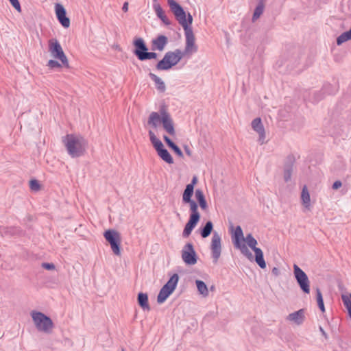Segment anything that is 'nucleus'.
I'll return each instance as SVG.
<instances>
[{"label": "nucleus", "instance_id": "obj_1", "mask_svg": "<svg viewBox=\"0 0 351 351\" xmlns=\"http://www.w3.org/2000/svg\"><path fill=\"white\" fill-rule=\"evenodd\" d=\"M167 3L175 18L184 30L186 36L185 52L188 53L195 47V36L191 26L193 17L189 13L186 16L183 8L175 0H167Z\"/></svg>", "mask_w": 351, "mask_h": 351}, {"label": "nucleus", "instance_id": "obj_2", "mask_svg": "<svg viewBox=\"0 0 351 351\" xmlns=\"http://www.w3.org/2000/svg\"><path fill=\"white\" fill-rule=\"evenodd\" d=\"M62 143L71 158H79L84 155L88 141L81 135L66 134L62 137Z\"/></svg>", "mask_w": 351, "mask_h": 351}, {"label": "nucleus", "instance_id": "obj_3", "mask_svg": "<svg viewBox=\"0 0 351 351\" xmlns=\"http://www.w3.org/2000/svg\"><path fill=\"white\" fill-rule=\"evenodd\" d=\"M192 50V49H191ZM191 51L188 52L189 53ZM187 53L182 52L180 49H176L173 51H167L163 58L158 62L156 69L158 71H167L176 66Z\"/></svg>", "mask_w": 351, "mask_h": 351}, {"label": "nucleus", "instance_id": "obj_4", "mask_svg": "<svg viewBox=\"0 0 351 351\" xmlns=\"http://www.w3.org/2000/svg\"><path fill=\"white\" fill-rule=\"evenodd\" d=\"M32 320L38 331L47 334L51 332L54 327L52 319L42 312L33 311L31 313Z\"/></svg>", "mask_w": 351, "mask_h": 351}, {"label": "nucleus", "instance_id": "obj_5", "mask_svg": "<svg viewBox=\"0 0 351 351\" xmlns=\"http://www.w3.org/2000/svg\"><path fill=\"white\" fill-rule=\"evenodd\" d=\"M232 240L234 247L240 250L241 252L250 261L253 259V254L244 243L245 237L240 226H236L232 234Z\"/></svg>", "mask_w": 351, "mask_h": 351}, {"label": "nucleus", "instance_id": "obj_6", "mask_svg": "<svg viewBox=\"0 0 351 351\" xmlns=\"http://www.w3.org/2000/svg\"><path fill=\"white\" fill-rule=\"evenodd\" d=\"M104 237L106 241L110 245L113 253L117 256H120L121 243L120 233L114 229H108L104 232Z\"/></svg>", "mask_w": 351, "mask_h": 351}, {"label": "nucleus", "instance_id": "obj_7", "mask_svg": "<svg viewBox=\"0 0 351 351\" xmlns=\"http://www.w3.org/2000/svg\"><path fill=\"white\" fill-rule=\"evenodd\" d=\"M49 51L51 55L56 59L59 60L66 68L69 67V61L59 41L57 39L49 40Z\"/></svg>", "mask_w": 351, "mask_h": 351}, {"label": "nucleus", "instance_id": "obj_8", "mask_svg": "<svg viewBox=\"0 0 351 351\" xmlns=\"http://www.w3.org/2000/svg\"><path fill=\"white\" fill-rule=\"evenodd\" d=\"M293 274L295 280L303 293H310V281L306 274L296 264L293 265Z\"/></svg>", "mask_w": 351, "mask_h": 351}, {"label": "nucleus", "instance_id": "obj_9", "mask_svg": "<svg viewBox=\"0 0 351 351\" xmlns=\"http://www.w3.org/2000/svg\"><path fill=\"white\" fill-rule=\"evenodd\" d=\"M197 183V176H194L191 182L188 184L182 194V202L189 204L191 210H197V202L191 199L194 193V186Z\"/></svg>", "mask_w": 351, "mask_h": 351}, {"label": "nucleus", "instance_id": "obj_10", "mask_svg": "<svg viewBox=\"0 0 351 351\" xmlns=\"http://www.w3.org/2000/svg\"><path fill=\"white\" fill-rule=\"evenodd\" d=\"M159 112L162 115V127L164 130L171 136L176 134V130L174 128L173 121L168 112L167 107L162 104L160 106Z\"/></svg>", "mask_w": 351, "mask_h": 351}, {"label": "nucleus", "instance_id": "obj_11", "mask_svg": "<svg viewBox=\"0 0 351 351\" xmlns=\"http://www.w3.org/2000/svg\"><path fill=\"white\" fill-rule=\"evenodd\" d=\"M210 249L213 262L217 263L221 254V238L216 231L213 233Z\"/></svg>", "mask_w": 351, "mask_h": 351}, {"label": "nucleus", "instance_id": "obj_12", "mask_svg": "<svg viewBox=\"0 0 351 351\" xmlns=\"http://www.w3.org/2000/svg\"><path fill=\"white\" fill-rule=\"evenodd\" d=\"M182 258L187 265H195L197 261V256L191 243H187L182 248Z\"/></svg>", "mask_w": 351, "mask_h": 351}, {"label": "nucleus", "instance_id": "obj_13", "mask_svg": "<svg viewBox=\"0 0 351 351\" xmlns=\"http://www.w3.org/2000/svg\"><path fill=\"white\" fill-rule=\"evenodd\" d=\"M134 50L133 53L136 56L138 60L141 61L143 60L148 47L142 38H137L133 40Z\"/></svg>", "mask_w": 351, "mask_h": 351}, {"label": "nucleus", "instance_id": "obj_14", "mask_svg": "<svg viewBox=\"0 0 351 351\" xmlns=\"http://www.w3.org/2000/svg\"><path fill=\"white\" fill-rule=\"evenodd\" d=\"M55 12L56 18L61 25L64 28L69 27L70 19L66 16V10L64 7L60 3H56Z\"/></svg>", "mask_w": 351, "mask_h": 351}, {"label": "nucleus", "instance_id": "obj_15", "mask_svg": "<svg viewBox=\"0 0 351 351\" xmlns=\"http://www.w3.org/2000/svg\"><path fill=\"white\" fill-rule=\"evenodd\" d=\"M295 162V158L293 154H290L286 158L283 168V177L285 182L291 180Z\"/></svg>", "mask_w": 351, "mask_h": 351}, {"label": "nucleus", "instance_id": "obj_16", "mask_svg": "<svg viewBox=\"0 0 351 351\" xmlns=\"http://www.w3.org/2000/svg\"><path fill=\"white\" fill-rule=\"evenodd\" d=\"M252 128L259 135L258 139V143L261 145L264 144L265 142V132L261 119L260 117L255 118L252 121Z\"/></svg>", "mask_w": 351, "mask_h": 351}, {"label": "nucleus", "instance_id": "obj_17", "mask_svg": "<svg viewBox=\"0 0 351 351\" xmlns=\"http://www.w3.org/2000/svg\"><path fill=\"white\" fill-rule=\"evenodd\" d=\"M197 224V210H191V214L189 220L186 223L182 232L183 237L186 238L189 237V235L191 234L192 230L194 229Z\"/></svg>", "mask_w": 351, "mask_h": 351}, {"label": "nucleus", "instance_id": "obj_18", "mask_svg": "<svg viewBox=\"0 0 351 351\" xmlns=\"http://www.w3.org/2000/svg\"><path fill=\"white\" fill-rule=\"evenodd\" d=\"M168 38L165 35H158L152 40V50L162 51L168 43Z\"/></svg>", "mask_w": 351, "mask_h": 351}, {"label": "nucleus", "instance_id": "obj_19", "mask_svg": "<svg viewBox=\"0 0 351 351\" xmlns=\"http://www.w3.org/2000/svg\"><path fill=\"white\" fill-rule=\"evenodd\" d=\"M162 122V115L160 114V112H152L150 113L147 124L151 125L154 128H156Z\"/></svg>", "mask_w": 351, "mask_h": 351}, {"label": "nucleus", "instance_id": "obj_20", "mask_svg": "<svg viewBox=\"0 0 351 351\" xmlns=\"http://www.w3.org/2000/svg\"><path fill=\"white\" fill-rule=\"evenodd\" d=\"M173 290L164 285L159 291L157 296V302L158 304L164 303L166 300L172 294Z\"/></svg>", "mask_w": 351, "mask_h": 351}, {"label": "nucleus", "instance_id": "obj_21", "mask_svg": "<svg viewBox=\"0 0 351 351\" xmlns=\"http://www.w3.org/2000/svg\"><path fill=\"white\" fill-rule=\"evenodd\" d=\"M137 301L138 305L144 311H149L151 308L148 302V295L145 293L140 292L137 296Z\"/></svg>", "mask_w": 351, "mask_h": 351}, {"label": "nucleus", "instance_id": "obj_22", "mask_svg": "<svg viewBox=\"0 0 351 351\" xmlns=\"http://www.w3.org/2000/svg\"><path fill=\"white\" fill-rule=\"evenodd\" d=\"M255 256H253V259L251 261H252L254 260V261L256 263V264L261 268L265 269L266 267V262L264 259V254L261 248L256 249V250L254 251Z\"/></svg>", "mask_w": 351, "mask_h": 351}, {"label": "nucleus", "instance_id": "obj_23", "mask_svg": "<svg viewBox=\"0 0 351 351\" xmlns=\"http://www.w3.org/2000/svg\"><path fill=\"white\" fill-rule=\"evenodd\" d=\"M304 309H300L288 315V319L293 321L297 324H301L304 321Z\"/></svg>", "mask_w": 351, "mask_h": 351}, {"label": "nucleus", "instance_id": "obj_24", "mask_svg": "<svg viewBox=\"0 0 351 351\" xmlns=\"http://www.w3.org/2000/svg\"><path fill=\"white\" fill-rule=\"evenodd\" d=\"M163 139L167 146L171 149L175 154H176L180 157H183V153L180 148L167 135L163 136Z\"/></svg>", "mask_w": 351, "mask_h": 351}, {"label": "nucleus", "instance_id": "obj_25", "mask_svg": "<svg viewBox=\"0 0 351 351\" xmlns=\"http://www.w3.org/2000/svg\"><path fill=\"white\" fill-rule=\"evenodd\" d=\"M149 76L151 80L154 82L156 89L160 93H164L166 90V86L164 82L158 76L152 73H149Z\"/></svg>", "mask_w": 351, "mask_h": 351}, {"label": "nucleus", "instance_id": "obj_26", "mask_svg": "<svg viewBox=\"0 0 351 351\" xmlns=\"http://www.w3.org/2000/svg\"><path fill=\"white\" fill-rule=\"evenodd\" d=\"M213 230V223L211 221H208L204 226L199 230V233L202 238H207Z\"/></svg>", "mask_w": 351, "mask_h": 351}, {"label": "nucleus", "instance_id": "obj_27", "mask_svg": "<svg viewBox=\"0 0 351 351\" xmlns=\"http://www.w3.org/2000/svg\"><path fill=\"white\" fill-rule=\"evenodd\" d=\"M301 201L305 208H309L310 205H311L310 204L311 198H310V194H309L308 190L306 185H304L302 189Z\"/></svg>", "mask_w": 351, "mask_h": 351}, {"label": "nucleus", "instance_id": "obj_28", "mask_svg": "<svg viewBox=\"0 0 351 351\" xmlns=\"http://www.w3.org/2000/svg\"><path fill=\"white\" fill-rule=\"evenodd\" d=\"M157 154L167 163L172 164L173 162L171 155L169 154L168 150L165 148V147L158 150Z\"/></svg>", "mask_w": 351, "mask_h": 351}, {"label": "nucleus", "instance_id": "obj_29", "mask_svg": "<svg viewBox=\"0 0 351 351\" xmlns=\"http://www.w3.org/2000/svg\"><path fill=\"white\" fill-rule=\"evenodd\" d=\"M149 136L150 141L152 143L156 152L164 147L162 141L160 139H158L156 136L155 134L151 130L149 131Z\"/></svg>", "mask_w": 351, "mask_h": 351}, {"label": "nucleus", "instance_id": "obj_30", "mask_svg": "<svg viewBox=\"0 0 351 351\" xmlns=\"http://www.w3.org/2000/svg\"><path fill=\"white\" fill-rule=\"evenodd\" d=\"M351 40V28L340 34L336 40L337 45H341L343 43Z\"/></svg>", "mask_w": 351, "mask_h": 351}, {"label": "nucleus", "instance_id": "obj_31", "mask_svg": "<svg viewBox=\"0 0 351 351\" xmlns=\"http://www.w3.org/2000/svg\"><path fill=\"white\" fill-rule=\"evenodd\" d=\"M179 280V276L177 274H173L165 285L174 291Z\"/></svg>", "mask_w": 351, "mask_h": 351}, {"label": "nucleus", "instance_id": "obj_32", "mask_svg": "<svg viewBox=\"0 0 351 351\" xmlns=\"http://www.w3.org/2000/svg\"><path fill=\"white\" fill-rule=\"evenodd\" d=\"M246 242L247 245L250 247L253 251L256 250V249H258L259 247H256L257 241L252 236L251 233H249L246 235L245 238L244 243Z\"/></svg>", "mask_w": 351, "mask_h": 351}, {"label": "nucleus", "instance_id": "obj_33", "mask_svg": "<svg viewBox=\"0 0 351 351\" xmlns=\"http://www.w3.org/2000/svg\"><path fill=\"white\" fill-rule=\"evenodd\" d=\"M341 299L343 305L348 311V315L351 319V293H349L348 295H342Z\"/></svg>", "mask_w": 351, "mask_h": 351}, {"label": "nucleus", "instance_id": "obj_34", "mask_svg": "<svg viewBox=\"0 0 351 351\" xmlns=\"http://www.w3.org/2000/svg\"><path fill=\"white\" fill-rule=\"evenodd\" d=\"M199 207L204 211L208 210V206L203 192L199 190Z\"/></svg>", "mask_w": 351, "mask_h": 351}, {"label": "nucleus", "instance_id": "obj_35", "mask_svg": "<svg viewBox=\"0 0 351 351\" xmlns=\"http://www.w3.org/2000/svg\"><path fill=\"white\" fill-rule=\"evenodd\" d=\"M316 300H317V306H318L319 310L322 313H324L326 309H325V306H324V303L323 296H322V293L319 288H317V289H316Z\"/></svg>", "mask_w": 351, "mask_h": 351}, {"label": "nucleus", "instance_id": "obj_36", "mask_svg": "<svg viewBox=\"0 0 351 351\" xmlns=\"http://www.w3.org/2000/svg\"><path fill=\"white\" fill-rule=\"evenodd\" d=\"M264 10V4L262 1H260L258 5H256L253 15H252V20L255 21L258 19L260 16L263 14Z\"/></svg>", "mask_w": 351, "mask_h": 351}, {"label": "nucleus", "instance_id": "obj_37", "mask_svg": "<svg viewBox=\"0 0 351 351\" xmlns=\"http://www.w3.org/2000/svg\"><path fill=\"white\" fill-rule=\"evenodd\" d=\"M208 294L209 290L207 285L204 281L199 280V295L206 298L208 295Z\"/></svg>", "mask_w": 351, "mask_h": 351}, {"label": "nucleus", "instance_id": "obj_38", "mask_svg": "<svg viewBox=\"0 0 351 351\" xmlns=\"http://www.w3.org/2000/svg\"><path fill=\"white\" fill-rule=\"evenodd\" d=\"M322 91L325 95H333L335 93L336 90L330 84H325L322 88Z\"/></svg>", "mask_w": 351, "mask_h": 351}, {"label": "nucleus", "instance_id": "obj_39", "mask_svg": "<svg viewBox=\"0 0 351 351\" xmlns=\"http://www.w3.org/2000/svg\"><path fill=\"white\" fill-rule=\"evenodd\" d=\"M154 10L156 12V16L160 19L161 16L165 14L163 9L159 3H154L153 5Z\"/></svg>", "mask_w": 351, "mask_h": 351}, {"label": "nucleus", "instance_id": "obj_40", "mask_svg": "<svg viewBox=\"0 0 351 351\" xmlns=\"http://www.w3.org/2000/svg\"><path fill=\"white\" fill-rule=\"evenodd\" d=\"M29 188L33 191H38L40 189V184L37 180L32 179L29 181Z\"/></svg>", "mask_w": 351, "mask_h": 351}, {"label": "nucleus", "instance_id": "obj_41", "mask_svg": "<svg viewBox=\"0 0 351 351\" xmlns=\"http://www.w3.org/2000/svg\"><path fill=\"white\" fill-rule=\"evenodd\" d=\"M314 98L312 101L313 103H318L320 100H322L324 96V93L323 91L319 90V91H315L314 92Z\"/></svg>", "mask_w": 351, "mask_h": 351}, {"label": "nucleus", "instance_id": "obj_42", "mask_svg": "<svg viewBox=\"0 0 351 351\" xmlns=\"http://www.w3.org/2000/svg\"><path fill=\"white\" fill-rule=\"evenodd\" d=\"M158 58V54L154 51H147L145 56L143 57V60L141 61H145L147 60L156 59Z\"/></svg>", "mask_w": 351, "mask_h": 351}, {"label": "nucleus", "instance_id": "obj_43", "mask_svg": "<svg viewBox=\"0 0 351 351\" xmlns=\"http://www.w3.org/2000/svg\"><path fill=\"white\" fill-rule=\"evenodd\" d=\"M47 66L50 69H54L56 68H61L62 65L57 60H50L48 61Z\"/></svg>", "mask_w": 351, "mask_h": 351}, {"label": "nucleus", "instance_id": "obj_44", "mask_svg": "<svg viewBox=\"0 0 351 351\" xmlns=\"http://www.w3.org/2000/svg\"><path fill=\"white\" fill-rule=\"evenodd\" d=\"M216 313L214 311L207 313L203 319V324L205 322H209L213 319L215 317Z\"/></svg>", "mask_w": 351, "mask_h": 351}, {"label": "nucleus", "instance_id": "obj_45", "mask_svg": "<svg viewBox=\"0 0 351 351\" xmlns=\"http://www.w3.org/2000/svg\"><path fill=\"white\" fill-rule=\"evenodd\" d=\"M11 5L19 12H21V7L19 0H9Z\"/></svg>", "mask_w": 351, "mask_h": 351}, {"label": "nucleus", "instance_id": "obj_46", "mask_svg": "<svg viewBox=\"0 0 351 351\" xmlns=\"http://www.w3.org/2000/svg\"><path fill=\"white\" fill-rule=\"evenodd\" d=\"M42 267L47 270H53L55 269V265L52 263H43L41 265Z\"/></svg>", "mask_w": 351, "mask_h": 351}, {"label": "nucleus", "instance_id": "obj_47", "mask_svg": "<svg viewBox=\"0 0 351 351\" xmlns=\"http://www.w3.org/2000/svg\"><path fill=\"white\" fill-rule=\"evenodd\" d=\"M342 186V182L340 180H336L333 182L332 189L334 190H337Z\"/></svg>", "mask_w": 351, "mask_h": 351}, {"label": "nucleus", "instance_id": "obj_48", "mask_svg": "<svg viewBox=\"0 0 351 351\" xmlns=\"http://www.w3.org/2000/svg\"><path fill=\"white\" fill-rule=\"evenodd\" d=\"M160 19L166 25H169L171 24V21L169 20V19L167 17V16L165 14L162 16L160 18Z\"/></svg>", "mask_w": 351, "mask_h": 351}, {"label": "nucleus", "instance_id": "obj_49", "mask_svg": "<svg viewBox=\"0 0 351 351\" xmlns=\"http://www.w3.org/2000/svg\"><path fill=\"white\" fill-rule=\"evenodd\" d=\"M271 274L275 276H278L280 275V270L278 267H274L272 269H271Z\"/></svg>", "mask_w": 351, "mask_h": 351}, {"label": "nucleus", "instance_id": "obj_50", "mask_svg": "<svg viewBox=\"0 0 351 351\" xmlns=\"http://www.w3.org/2000/svg\"><path fill=\"white\" fill-rule=\"evenodd\" d=\"M122 10L124 12H126L128 10V3L125 2L123 5Z\"/></svg>", "mask_w": 351, "mask_h": 351}, {"label": "nucleus", "instance_id": "obj_51", "mask_svg": "<svg viewBox=\"0 0 351 351\" xmlns=\"http://www.w3.org/2000/svg\"><path fill=\"white\" fill-rule=\"evenodd\" d=\"M319 330L322 333V335L326 338L327 339L328 338V335L326 334V332H325V330L320 326L319 327Z\"/></svg>", "mask_w": 351, "mask_h": 351}, {"label": "nucleus", "instance_id": "obj_52", "mask_svg": "<svg viewBox=\"0 0 351 351\" xmlns=\"http://www.w3.org/2000/svg\"><path fill=\"white\" fill-rule=\"evenodd\" d=\"M185 151H186V153L188 154V155H190L191 154V152H190V150L188 149L187 147H185Z\"/></svg>", "mask_w": 351, "mask_h": 351}, {"label": "nucleus", "instance_id": "obj_53", "mask_svg": "<svg viewBox=\"0 0 351 351\" xmlns=\"http://www.w3.org/2000/svg\"><path fill=\"white\" fill-rule=\"evenodd\" d=\"M215 289V287L214 285H212L210 287V291H214Z\"/></svg>", "mask_w": 351, "mask_h": 351}, {"label": "nucleus", "instance_id": "obj_54", "mask_svg": "<svg viewBox=\"0 0 351 351\" xmlns=\"http://www.w3.org/2000/svg\"><path fill=\"white\" fill-rule=\"evenodd\" d=\"M195 196L196 199H197V190H196L195 192Z\"/></svg>", "mask_w": 351, "mask_h": 351}, {"label": "nucleus", "instance_id": "obj_55", "mask_svg": "<svg viewBox=\"0 0 351 351\" xmlns=\"http://www.w3.org/2000/svg\"><path fill=\"white\" fill-rule=\"evenodd\" d=\"M195 285L197 287V278L195 280Z\"/></svg>", "mask_w": 351, "mask_h": 351}, {"label": "nucleus", "instance_id": "obj_56", "mask_svg": "<svg viewBox=\"0 0 351 351\" xmlns=\"http://www.w3.org/2000/svg\"><path fill=\"white\" fill-rule=\"evenodd\" d=\"M198 217H199V221L200 220V214L199 213V215H198Z\"/></svg>", "mask_w": 351, "mask_h": 351}, {"label": "nucleus", "instance_id": "obj_57", "mask_svg": "<svg viewBox=\"0 0 351 351\" xmlns=\"http://www.w3.org/2000/svg\"><path fill=\"white\" fill-rule=\"evenodd\" d=\"M154 1H156L157 0H153Z\"/></svg>", "mask_w": 351, "mask_h": 351}]
</instances>
